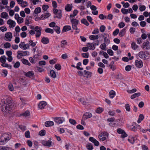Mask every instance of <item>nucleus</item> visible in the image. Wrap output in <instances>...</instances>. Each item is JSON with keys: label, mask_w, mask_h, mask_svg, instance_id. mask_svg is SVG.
Here are the masks:
<instances>
[{"label": "nucleus", "mask_w": 150, "mask_h": 150, "mask_svg": "<svg viewBox=\"0 0 150 150\" xmlns=\"http://www.w3.org/2000/svg\"><path fill=\"white\" fill-rule=\"evenodd\" d=\"M82 56L84 58H88L89 57V54L88 52L81 54Z\"/></svg>", "instance_id": "obj_62"}, {"label": "nucleus", "mask_w": 150, "mask_h": 150, "mask_svg": "<svg viewBox=\"0 0 150 150\" xmlns=\"http://www.w3.org/2000/svg\"><path fill=\"white\" fill-rule=\"evenodd\" d=\"M144 116L142 114H141L139 115V118L137 120V122L138 123H140L144 119Z\"/></svg>", "instance_id": "obj_38"}, {"label": "nucleus", "mask_w": 150, "mask_h": 150, "mask_svg": "<svg viewBox=\"0 0 150 150\" xmlns=\"http://www.w3.org/2000/svg\"><path fill=\"white\" fill-rule=\"evenodd\" d=\"M39 134L41 136H43L45 134V131L43 129L41 130L39 133Z\"/></svg>", "instance_id": "obj_47"}, {"label": "nucleus", "mask_w": 150, "mask_h": 150, "mask_svg": "<svg viewBox=\"0 0 150 150\" xmlns=\"http://www.w3.org/2000/svg\"><path fill=\"white\" fill-rule=\"evenodd\" d=\"M126 28L122 29L120 32L119 33V35L120 37H123L125 34L126 33Z\"/></svg>", "instance_id": "obj_24"}, {"label": "nucleus", "mask_w": 150, "mask_h": 150, "mask_svg": "<svg viewBox=\"0 0 150 150\" xmlns=\"http://www.w3.org/2000/svg\"><path fill=\"white\" fill-rule=\"evenodd\" d=\"M81 22L87 26H88L89 25V23L84 18H83L81 19Z\"/></svg>", "instance_id": "obj_40"}, {"label": "nucleus", "mask_w": 150, "mask_h": 150, "mask_svg": "<svg viewBox=\"0 0 150 150\" xmlns=\"http://www.w3.org/2000/svg\"><path fill=\"white\" fill-rule=\"evenodd\" d=\"M30 115V112L28 110L26 111L24 113H22L21 115V116H28Z\"/></svg>", "instance_id": "obj_41"}, {"label": "nucleus", "mask_w": 150, "mask_h": 150, "mask_svg": "<svg viewBox=\"0 0 150 150\" xmlns=\"http://www.w3.org/2000/svg\"><path fill=\"white\" fill-rule=\"evenodd\" d=\"M47 104V103L45 101L40 102L38 105L39 108L41 109H44Z\"/></svg>", "instance_id": "obj_16"}, {"label": "nucleus", "mask_w": 150, "mask_h": 150, "mask_svg": "<svg viewBox=\"0 0 150 150\" xmlns=\"http://www.w3.org/2000/svg\"><path fill=\"white\" fill-rule=\"evenodd\" d=\"M42 29L39 26H36L34 28L35 31L36 32L35 34V36L36 38H39L41 35V31Z\"/></svg>", "instance_id": "obj_6"}, {"label": "nucleus", "mask_w": 150, "mask_h": 150, "mask_svg": "<svg viewBox=\"0 0 150 150\" xmlns=\"http://www.w3.org/2000/svg\"><path fill=\"white\" fill-rule=\"evenodd\" d=\"M41 9L40 7H38L35 8L34 10V13L35 14H38L41 12Z\"/></svg>", "instance_id": "obj_42"}, {"label": "nucleus", "mask_w": 150, "mask_h": 150, "mask_svg": "<svg viewBox=\"0 0 150 150\" xmlns=\"http://www.w3.org/2000/svg\"><path fill=\"white\" fill-rule=\"evenodd\" d=\"M24 75L27 77L31 78L32 77L34 76V73L33 71H30L27 72H24Z\"/></svg>", "instance_id": "obj_14"}, {"label": "nucleus", "mask_w": 150, "mask_h": 150, "mask_svg": "<svg viewBox=\"0 0 150 150\" xmlns=\"http://www.w3.org/2000/svg\"><path fill=\"white\" fill-rule=\"evenodd\" d=\"M125 108L127 111L129 112L130 111V107L129 104H126L125 105Z\"/></svg>", "instance_id": "obj_49"}, {"label": "nucleus", "mask_w": 150, "mask_h": 150, "mask_svg": "<svg viewBox=\"0 0 150 150\" xmlns=\"http://www.w3.org/2000/svg\"><path fill=\"white\" fill-rule=\"evenodd\" d=\"M135 65L137 67L142 68L143 66V62L141 60L139 61L138 60H136L135 61Z\"/></svg>", "instance_id": "obj_12"}, {"label": "nucleus", "mask_w": 150, "mask_h": 150, "mask_svg": "<svg viewBox=\"0 0 150 150\" xmlns=\"http://www.w3.org/2000/svg\"><path fill=\"white\" fill-rule=\"evenodd\" d=\"M4 46L6 48H9L11 46V45L10 43L6 42L4 44Z\"/></svg>", "instance_id": "obj_51"}, {"label": "nucleus", "mask_w": 150, "mask_h": 150, "mask_svg": "<svg viewBox=\"0 0 150 150\" xmlns=\"http://www.w3.org/2000/svg\"><path fill=\"white\" fill-rule=\"evenodd\" d=\"M25 44L24 42H21L19 45V47L20 48L23 49L24 50H26L27 49V48L26 46H25Z\"/></svg>", "instance_id": "obj_29"}, {"label": "nucleus", "mask_w": 150, "mask_h": 150, "mask_svg": "<svg viewBox=\"0 0 150 150\" xmlns=\"http://www.w3.org/2000/svg\"><path fill=\"white\" fill-rule=\"evenodd\" d=\"M88 48L91 50H93L95 48V46L93 43H88Z\"/></svg>", "instance_id": "obj_25"}, {"label": "nucleus", "mask_w": 150, "mask_h": 150, "mask_svg": "<svg viewBox=\"0 0 150 150\" xmlns=\"http://www.w3.org/2000/svg\"><path fill=\"white\" fill-rule=\"evenodd\" d=\"M92 116L91 113L90 112H86L83 115L82 118L84 120H86L88 118H91Z\"/></svg>", "instance_id": "obj_13"}, {"label": "nucleus", "mask_w": 150, "mask_h": 150, "mask_svg": "<svg viewBox=\"0 0 150 150\" xmlns=\"http://www.w3.org/2000/svg\"><path fill=\"white\" fill-rule=\"evenodd\" d=\"M115 78L117 79H120L122 80L124 79V78L122 74L120 73L118 74L117 75H115L114 76Z\"/></svg>", "instance_id": "obj_26"}, {"label": "nucleus", "mask_w": 150, "mask_h": 150, "mask_svg": "<svg viewBox=\"0 0 150 150\" xmlns=\"http://www.w3.org/2000/svg\"><path fill=\"white\" fill-rule=\"evenodd\" d=\"M53 29L57 34H59L60 33V29L59 27L56 25Z\"/></svg>", "instance_id": "obj_32"}, {"label": "nucleus", "mask_w": 150, "mask_h": 150, "mask_svg": "<svg viewBox=\"0 0 150 150\" xmlns=\"http://www.w3.org/2000/svg\"><path fill=\"white\" fill-rule=\"evenodd\" d=\"M7 23L10 26H11V27L12 28L14 27L16 25L15 22L11 19H9L7 21Z\"/></svg>", "instance_id": "obj_17"}, {"label": "nucleus", "mask_w": 150, "mask_h": 150, "mask_svg": "<svg viewBox=\"0 0 150 150\" xmlns=\"http://www.w3.org/2000/svg\"><path fill=\"white\" fill-rule=\"evenodd\" d=\"M121 12L124 14H127L128 13V11L125 8H122L121 10Z\"/></svg>", "instance_id": "obj_52"}, {"label": "nucleus", "mask_w": 150, "mask_h": 150, "mask_svg": "<svg viewBox=\"0 0 150 150\" xmlns=\"http://www.w3.org/2000/svg\"><path fill=\"white\" fill-rule=\"evenodd\" d=\"M67 45V42L65 40H63L61 42V46L62 48L64 47L65 46Z\"/></svg>", "instance_id": "obj_28"}, {"label": "nucleus", "mask_w": 150, "mask_h": 150, "mask_svg": "<svg viewBox=\"0 0 150 150\" xmlns=\"http://www.w3.org/2000/svg\"><path fill=\"white\" fill-rule=\"evenodd\" d=\"M71 27L69 25H65L64 26L62 29V32L64 33L66 32L69 30H71Z\"/></svg>", "instance_id": "obj_18"}, {"label": "nucleus", "mask_w": 150, "mask_h": 150, "mask_svg": "<svg viewBox=\"0 0 150 150\" xmlns=\"http://www.w3.org/2000/svg\"><path fill=\"white\" fill-rule=\"evenodd\" d=\"M8 16V15L7 13L5 12H2L1 13V17L3 18H5Z\"/></svg>", "instance_id": "obj_48"}, {"label": "nucleus", "mask_w": 150, "mask_h": 150, "mask_svg": "<svg viewBox=\"0 0 150 150\" xmlns=\"http://www.w3.org/2000/svg\"><path fill=\"white\" fill-rule=\"evenodd\" d=\"M41 41L44 44H46L49 43V40L48 38L44 37L41 39Z\"/></svg>", "instance_id": "obj_19"}, {"label": "nucleus", "mask_w": 150, "mask_h": 150, "mask_svg": "<svg viewBox=\"0 0 150 150\" xmlns=\"http://www.w3.org/2000/svg\"><path fill=\"white\" fill-rule=\"evenodd\" d=\"M45 32L47 33L52 34L54 33V30H53L52 29L50 28H47L45 30Z\"/></svg>", "instance_id": "obj_43"}, {"label": "nucleus", "mask_w": 150, "mask_h": 150, "mask_svg": "<svg viewBox=\"0 0 150 150\" xmlns=\"http://www.w3.org/2000/svg\"><path fill=\"white\" fill-rule=\"evenodd\" d=\"M106 45L105 43H103L100 46L101 49L104 50H106Z\"/></svg>", "instance_id": "obj_63"}, {"label": "nucleus", "mask_w": 150, "mask_h": 150, "mask_svg": "<svg viewBox=\"0 0 150 150\" xmlns=\"http://www.w3.org/2000/svg\"><path fill=\"white\" fill-rule=\"evenodd\" d=\"M51 140V139H50L48 141L42 140L41 143L44 146L50 147L52 145V142Z\"/></svg>", "instance_id": "obj_7"}, {"label": "nucleus", "mask_w": 150, "mask_h": 150, "mask_svg": "<svg viewBox=\"0 0 150 150\" xmlns=\"http://www.w3.org/2000/svg\"><path fill=\"white\" fill-rule=\"evenodd\" d=\"M131 46L132 48L134 50H136L138 47V46L136 45L135 42H133L131 44Z\"/></svg>", "instance_id": "obj_36"}, {"label": "nucleus", "mask_w": 150, "mask_h": 150, "mask_svg": "<svg viewBox=\"0 0 150 150\" xmlns=\"http://www.w3.org/2000/svg\"><path fill=\"white\" fill-rule=\"evenodd\" d=\"M25 136L27 138H29L30 137V132L29 131H26L25 133Z\"/></svg>", "instance_id": "obj_58"}, {"label": "nucleus", "mask_w": 150, "mask_h": 150, "mask_svg": "<svg viewBox=\"0 0 150 150\" xmlns=\"http://www.w3.org/2000/svg\"><path fill=\"white\" fill-rule=\"evenodd\" d=\"M132 124V125L130 126V128L132 130L136 132L137 130V127L134 126V125L135 124V123L134 122H133Z\"/></svg>", "instance_id": "obj_31"}, {"label": "nucleus", "mask_w": 150, "mask_h": 150, "mask_svg": "<svg viewBox=\"0 0 150 150\" xmlns=\"http://www.w3.org/2000/svg\"><path fill=\"white\" fill-rule=\"evenodd\" d=\"M72 5L71 4H67L65 6V10L67 11H70L72 10Z\"/></svg>", "instance_id": "obj_20"}, {"label": "nucleus", "mask_w": 150, "mask_h": 150, "mask_svg": "<svg viewBox=\"0 0 150 150\" xmlns=\"http://www.w3.org/2000/svg\"><path fill=\"white\" fill-rule=\"evenodd\" d=\"M121 119H118L115 120V118L113 117V127H117L120 124V121Z\"/></svg>", "instance_id": "obj_15"}, {"label": "nucleus", "mask_w": 150, "mask_h": 150, "mask_svg": "<svg viewBox=\"0 0 150 150\" xmlns=\"http://www.w3.org/2000/svg\"><path fill=\"white\" fill-rule=\"evenodd\" d=\"M69 122L73 125H75L76 124V122L75 120L71 119H69Z\"/></svg>", "instance_id": "obj_56"}, {"label": "nucleus", "mask_w": 150, "mask_h": 150, "mask_svg": "<svg viewBox=\"0 0 150 150\" xmlns=\"http://www.w3.org/2000/svg\"><path fill=\"white\" fill-rule=\"evenodd\" d=\"M145 47L146 50H148L150 48V43H149L148 40H146V42L143 44V47L144 48Z\"/></svg>", "instance_id": "obj_11"}, {"label": "nucleus", "mask_w": 150, "mask_h": 150, "mask_svg": "<svg viewBox=\"0 0 150 150\" xmlns=\"http://www.w3.org/2000/svg\"><path fill=\"white\" fill-rule=\"evenodd\" d=\"M55 68L58 70H60L61 69V66L59 64H57L54 66Z\"/></svg>", "instance_id": "obj_53"}, {"label": "nucleus", "mask_w": 150, "mask_h": 150, "mask_svg": "<svg viewBox=\"0 0 150 150\" xmlns=\"http://www.w3.org/2000/svg\"><path fill=\"white\" fill-rule=\"evenodd\" d=\"M132 67L130 65H127L125 68V69L126 71H129L131 69Z\"/></svg>", "instance_id": "obj_61"}, {"label": "nucleus", "mask_w": 150, "mask_h": 150, "mask_svg": "<svg viewBox=\"0 0 150 150\" xmlns=\"http://www.w3.org/2000/svg\"><path fill=\"white\" fill-rule=\"evenodd\" d=\"M8 135L9 134L6 133H4L2 135L0 138V145L4 144L10 140V138Z\"/></svg>", "instance_id": "obj_2"}, {"label": "nucleus", "mask_w": 150, "mask_h": 150, "mask_svg": "<svg viewBox=\"0 0 150 150\" xmlns=\"http://www.w3.org/2000/svg\"><path fill=\"white\" fill-rule=\"evenodd\" d=\"M141 95V93L140 92H139L138 93H136L132 95L130 97L131 99H133L137 97H138Z\"/></svg>", "instance_id": "obj_30"}, {"label": "nucleus", "mask_w": 150, "mask_h": 150, "mask_svg": "<svg viewBox=\"0 0 150 150\" xmlns=\"http://www.w3.org/2000/svg\"><path fill=\"white\" fill-rule=\"evenodd\" d=\"M4 104L1 106V108L4 114L6 112L9 113L11 110L13 109V103L8 97H6L4 99Z\"/></svg>", "instance_id": "obj_1"}, {"label": "nucleus", "mask_w": 150, "mask_h": 150, "mask_svg": "<svg viewBox=\"0 0 150 150\" xmlns=\"http://www.w3.org/2000/svg\"><path fill=\"white\" fill-rule=\"evenodd\" d=\"M150 56V52L148 51H140L139 53V56L141 59H148Z\"/></svg>", "instance_id": "obj_3"}, {"label": "nucleus", "mask_w": 150, "mask_h": 150, "mask_svg": "<svg viewBox=\"0 0 150 150\" xmlns=\"http://www.w3.org/2000/svg\"><path fill=\"white\" fill-rule=\"evenodd\" d=\"M99 38L98 35H91L89 37V38L90 40H95L98 39Z\"/></svg>", "instance_id": "obj_33"}, {"label": "nucleus", "mask_w": 150, "mask_h": 150, "mask_svg": "<svg viewBox=\"0 0 150 150\" xmlns=\"http://www.w3.org/2000/svg\"><path fill=\"white\" fill-rule=\"evenodd\" d=\"M72 28L74 30H78L77 25L78 24L79 21L75 18H72L71 20Z\"/></svg>", "instance_id": "obj_4"}, {"label": "nucleus", "mask_w": 150, "mask_h": 150, "mask_svg": "<svg viewBox=\"0 0 150 150\" xmlns=\"http://www.w3.org/2000/svg\"><path fill=\"white\" fill-rule=\"evenodd\" d=\"M54 125V123L53 121H46L45 123V125L46 127L51 126Z\"/></svg>", "instance_id": "obj_21"}, {"label": "nucleus", "mask_w": 150, "mask_h": 150, "mask_svg": "<svg viewBox=\"0 0 150 150\" xmlns=\"http://www.w3.org/2000/svg\"><path fill=\"white\" fill-rule=\"evenodd\" d=\"M31 17H27L25 21V24L28 25L30 23V22L31 20Z\"/></svg>", "instance_id": "obj_35"}, {"label": "nucleus", "mask_w": 150, "mask_h": 150, "mask_svg": "<svg viewBox=\"0 0 150 150\" xmlns=\"http://www.w3.org/2000/svg\"><path fill=\"white\" fill-rule=\"evenodd\" d=\"M21 62L23 64L25 65H27L29 66L31 65V64L28 62V60L25 59L23 58L22 59Z\"/></svg>", "instance_id": "obj_22"}, {"label": "nucleus", "mask_w": 150, "mask_h": 150, "mask_svg": "<svg viewBox=\"0 0 150 150\" xmlns=\"http://www.w3.org/2000/svg\"><path fill=\"white\" fill-rule=\"evenodd\" d=\"M50 76L53 78H55L56 77V73L55 71L53 70H52L50 71Z\"/></svg>", "instance_id": "obj_27"}, {"label": "nucleus", "mask_w": 150, "mask_h": 150, "mask_svg": "<svg viewBox=\"0 0 150 150\" xmlns=\"http://www.w3.org/2000/svg\"><path fill=\"white\" fill-rule=\"evenodd\" d=\"M81 62H78L77 64V65L76 66V68L79 70H83V68L82 67H80V66H81Z\"/></svg>", "instance_id": "obj_50"}, {"label": "nucleus", "mask_w": 150, "mask_h": 150, "mask_svg": "<svg viewBox=\"0 0 150 150\" xmlns=\"http://www.w3.org/2000/svg\"><path fill=\"white\" fill-rule=\"evenodd\" d=\"M125 24L123 22H121L118 24V27L120 28H122L125 26Z\"/></svg>", "instance_id": "obj_60"}, {"label": "nucleus", "mask_w": 150, "mask_h": 150, "mask_svg": "<svg viewBox=\"0 0 150 150\" xmlns=\"http://www.w3.org/2000/svg\"><path fill=\"white\" fill-rule=\"evenodd\" d=\"M108 135V133L104 132L100 134L98 138L100 141H103L105 140Z\"/></svg>", "instance_id": "obj_5"}, {"label": "nucleus", "mask_w": 150, "mask_h": 150, "mask_svg": "<svg viewBox=\"0 0 150 150\" xmlns=\"http://www.w3.org/2000/svg\"><path fill=\"white\" fill-rule=\"evenodd\" d=\"M84 74L85 75H87V77H88V76H91L92 75V73L87 71L84 70Z\"/></svg>", "instance_id": "obj_45"}, {"label": "nucleus", "mask_w": 150, "mask_h": 150, "mask_svg": "<svg viewBox=\"0 0 150 150\" xmlns=\"http://www.w3.org/2000/svg\"><path fill=\"white\" fill-rule=\"evenodd\" d=\"M86 148L88 150H92L93 149V146L91 143H88L86 145Z\"/></svg>", "instance_id": "obj_34"}, {"label": "nucleus", "mask_w": 150, "mask_h": 150, "mask_svg": "<svg viewBox=\"0 0 150 150\" xmlns=\"http://www.w3.org/2000/svg\"><path fill=\"white\" fill-rule=\"evenodd\" d=\"M135 138L132 137H129L128 139V140L131 144H133L135 142Z\"/></svg>", "instance_id": "obj_39"}, {"label": "nucleus", "mask_w": 150, "mask_h": 150, "mask_svg": "<svg viewBox=\"0 0 150 150\" xmlns=\"http://www.w3.org/2000/svg\"><path fill=\"white\" fill-rule=\"evenodd\" d=\"M62 11L61 10H59V11H58L57 13L56 14V15H57L55 16H54V18H58L59 19L61 18L62 16Z\"/></svg>", "instance_id": "obj_23"}, {"label": "nucleus", "mask_w": 150, "mask_h": 150, "mask_svg": "<svg viewBox=\"0 0 150 150\" xmlns=\"http://www.w3.org/2000/svg\"><path fill=\"white\" fill-rule=\"evenodd\" d=\"M12 37V33L10 32H7L5 34V40L7 41H10Z\"/></svg>", "instance_id": "obj_8"}, {"label": "nucleus", "mask_w": 150, "mask_h": 150, "mask_svg": "<svg viewBox=\"0 0 150 150\" xmlns=\"http://www.w3.org/2000/svg\"><path fill=\"white\" fill-rule=\"evenodd\" d=\"M89 140L90 141L93 143L94 145L96 146H98L99 144V142L93 137H90Z\"/></svg>", "instance_id": "obj_10"}, {"label": "nucleus", "mask_w": 150, "mask_h": 150, "mask_svg": "<svg viewBox=\"0 0 150 150\" xmlns=\"http://www.w3.org/2000/svg\"><path fill=\"white\" fill-rule=\"evenodd\" d=\"M86 18L92 24H94V23L92 21V19L91 16H87Z\"/></svg>", "instance_id": "obj_55"}, {"label": "nucleus", "mask_w": 150, "mask_h": 150, "mask_svg": "<svg viewBox=\"0 0 150 150\" xmlns=\"http://www.w3.org/2000/svg\"><path fill=\"white\" fill-rule=\"evenodd\" d=\"M54 122L57 124H61L65 121V119L63 117H55L54 118Z\"/></svg>", "instance_id": "obj_9"}, {"label": "nucleus", "mask_w": 150, "mask_h": 150, "mask_svg": "<svg viewBox=\"0 0 150 150\" xmlns=\"http://www.w3.org/2000/svg\"><path fill=\"white\" fill-rule=\"evenodd\" d=\"M8 87L9 90L11 91H13L14 90L13 85L11 83H10L8 84Z\"/></svg>", "instance_id": "obj_46"}, {"label": "nucleus", "mask_w": 150, "mask_h": 150, "mask_svg": "<svg viewBox=\"0 0 150 150\" xmlns=\"http://www.w3.org/2000/svg\"><path fill=\"white\" fill-rule=\"evenodd\" d=\"M103 110V109L102 108L99 107L96 110V112L98 113H100Z\"/></svg>", "instance_id": "obj_44"}, {"label": "nucleus", "mask_w": 150, "mask_h": 150, "mask_svg": "<svg viewBox=\"0 0 150 150\" xmlns=\"http://www.w3.org/2000/svg\"><path fill=\"white\" fill-rule=\"evenodd\" d=\"M20 65V63L19 62H17L15 63L13 66L15 68H17L19 67Z\"/></svg>", "instance_id": "obj_64"}, {"label": "nucleus", "mask_w": 150, "mask_h": 150, "mask_svg": "<svg viewBox=\"0 0 150 150\" xmlns=\"http://www.w3.org/2000/svg\"><path fill=\"white\" fill-rule=\"evenodd\" d=\"M124 130H123L121 128H119L117 129V132L119 134H123V132H124Z\"/></svg>", "instance_id": "obj_57"}, {"label": "nucleus", "mask_w": 150, "mask_h": 150, "mask_svg": "<svg viewBox=\"0 0 150 150\" xmlns=\"http://www.w3.org/2000/svg\"><path fill=\"white\" fill-rule=\"evenodd\" d=\"M29 44L32 47H35L36 45V43L35 42H33V41L32 40H30L29 41Z\"/></svg>", "instance_id": "obj_59"}, {"label": "nucleus", "mask_w": 150, "mask_h": 150, "mask_svg": "<svg viewBox=\"0 0 150 150\" xmlns=\"http://www.w3.org/2000/svg\"><path fill=\"white\" fill-rule=\"evenodd\" d=\"M20 4L22 7H25L28 6L27 2L26 1H23Z\"/></svg>", "instance_id": "obj_54"}, {"label": "nucleus", "mask_w": 150, "mask_h": 150, "mask_svg": "<svg viewBox=\"0 0 150 150\" xmlns=\"http://www.w3.org/2000/svg\"><path fill=\"white\" fill-rule=\"evenodd\" d=\"M6 59V57L5 55L2 56L0 57V62L2 63L5 62Z\"/></svg>", "instance_id": "obj_37"}]
</instances>
